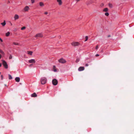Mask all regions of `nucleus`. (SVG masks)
<instances>
[{"mask_svg": "<svg viewBox=\"0 0 134 134\" xmlns=\"http://www.w3.org/2000/svg\"><path fill=\"white\" fill-rule=\"evenodd\" d=\"M12 58V56L11 55H10L9 57V59H11Z\"/></svg>", "mask_w": 134, "mask_h": 134, "instance_id": "obj_27", "label": "nucleus"}, {"mask_svg": "<svg viewBox=\"0 0 134 134\" xmlns=\"http://www.w3.org/2000/svg\"><path fill=\"white\" fill-rule=\"evenodd\" d=\"M108 10V9L107 8H105L103 10V11L105 12H107Z\"/></svg>", "mask_w": 134, "mask_h": 134, "instance_id": "obj_18", "label": "nucleus"}, {"mask_svg": "<svg viewBox=\"0 0 134 134\" xmlns=\"http://www.w3.org/2000/svg\"><path fill=\"white\" fill-rule=\"evenodd\" d=\"M88 64H86V66H88Z\"/></svg>", "mask_w": 134, "mask_h": 134, "instance_id": "obj_35", "label": "nucleus"}, {"mask_svg": "<svg viewBox=\"0 0 134 134\" xmlns=\"http://www.w3.org/2000/svg\"><path fill=\"white\" fill-rule=\"evenodd\" d=\"M14 19L15 20L18 19L19 18V16L17 14H15L14 17Z\"/></svg>", "mask_w": 134, "mask_h": 134, "instance_id": "obj_11", "label": "nucleus"}, {"mask_svg": "<svg viewBox=\"0 0 134 134\" xmlns=\"http://www.w3.org/2000/svg\"><path fill=\"white\" fill-rule=\"evenodd\" d=\"M44 14H48V13L47 12H45L44 13Z\"/></svg>", "mask_w": 134, "mask_h": 134, "instance_id": "obj_36", "label": "nucleus"}, {"mask_svg": "<svg viewBox=\"0 0 134 134\" xmlns=\"http://www.w3.org/2000/svg\"><path fill=\"white\" fill-rule=\"evenodd\" d=\"M53 71L54 72H56L57 71V69H56L55 66V65H54L53 66Z\"/></svg>", "mask_w": 134, "mask_h": 134, "instance_id": "obj_15", "label": "nucleus"}, {"mask_svg": "<svg viewBox=\"0 0 134 134\" xmlns=\"http://www.w3.org/2000/svg\"><path fill=\"white\" fill-rule=\"evenodd\" d=\"M41 7H43L44 6V5L43 3L42 2H40L39 3Z\"/></svg>", "mask_w": 134, "mask_h": 134, "instance_id": "obj_14", "label": "nucleus"}, {"mask_svg": "<svg viewBox=\"0 0 134 134\" xmlns=\"http://www.w3.org/2000/svg\"><path fill=\"white\" fill-rule=\"evenodd\" d=\"M105 14L107 16H108L109 15V14L108 13L106 12L105 13Z\"/></svg>", "mask_w": 134, "mask_h": 134, "instance_id": "obj_23", "label": "nucleus"}, {"mask_svg": "<svg viewBox=\"0 0 134 134\" xmlns=\"http://www.w3.org/2000/svg\"><path fill=\"white\" fill-rule=\"evenodd\" d=\"M0 52L2 54H4V52L2 50H0Z\"/></svg>", "mask_w": 134, "mask_h": 134, "instance_id": "obj_25", "label": "nucleus"}, {"mask_svg": "<svg viewBox=\"0 0 134 134\" xmlns=\"http://www.w3.org/2000/svg\"><path fill=\"white\" fill-rule=\"evenodd\" d=\"M10 32H8L5 34V36H8L10 34Z\"/></svg>", "mask_w": 134, "mask_h": 134, "instance_id": "obj_16", "label": "nucleus"}, {"mask_svg": "<svg viewBox=\"0 0 134 134\" xmlns=\"http://www.w3.org/2000/svg\"><path fill=\"white\" fill-rule=\"evenodd\" d=\"M0 40L1 41V42H3V40L0 37Z\"/></svg>", "mask_w": 134, "mask_h": 134, "instance_id": "obj_33", "label": "nucleus"}, {"mask_svg": "<svg viewBox=\"0 0 134 134\" xmlns=\"http://www.w3.org/2000/svg\"><path fill=\"white\" fill-rule=\"evenodd\" d=\"M13 44L15 45H18L19 44L18 43L16 42H13Z\"/></svg>", "mask_w": 134, "mask_h": 134, "instance_id": "obj_26", "label": "nucleus"}, {"mask_svg": "<svg viewBox=\"0 0 134 134\" xmlns=\"http://www.w3.org/2000/svg\"><path fill=\"white\" fill-rule=\"evenodd\" d=\"M101 52H102V53H103V51H101Z\"/></svg>", "mask_w": 134, "mask_h": 134, "instance_id": "obj_40", "label": "nucleus"}, {"mask_svg": "<svg viewBox=\"0 0 134 134\" xmlns=\"http://www.w3.org/2000/svg\"><path fill=\"white\" fill-rule=\"evenodd\" d=\"M2 66V64H1L0 63V67H1Z\"/></svg>", "mask_w": 134, "mask_h": 134, "instance_id": "obj_37", "label": "nucleus"}, {"mask_svg": "<svg viewBox=\"0 0 134 134\" xmlns=\"http://www.w3.org/2000/svg\"><path fill=\"white\" fill-rule=\"evenodd\" d=\"M29 62L30 63H35L36 61L34 59H32L29 60Z\"/></svg>", "mask_w": 134, "mask_h": 134, "instance_id": "obj_8", "label": "nucleus"}, {"mask_svg": "<svg viewBox=\"0 0 134 134\" xmlns=\"http://www.w3.org/2000/svg\"><path fill=\"white\" fill-rule=\"evenodd\" d=\"M9 79H12V76L10 74L8 75Z\"/></svg>", "mask_w": 134, "mask_h": 134, "instance_id": "obj_20", "label": "nucleus"}, {"mask_svg": "<svg viewBox=\"0 0 134 134\" xmlns=\"http://www.w3.org/2000/svg\"><path fill=\"white\" fill-rule=\"evenodd\" d=\"M31 1L32 3H33L35 2V0H31Z\"/></svg>", "mask_w": 134, "mask_h": 134, "instance_id": "obj_28", "label": "nucleus"}, {"mask_svg": "<svg viewBox=\"0 0 134 134\" xmlns=\"http://www.w3.org/2000/svg\"><path fill=\"white\" fill-rule=\"evenodd\" d=\"M31 96L32 97H36L37 96V95L35 93H34L31 94Z\"/></svg>", "mask_w": 134, "mask_h": 134, "instance_id": "obj_13", "label": "nucleus"}, {"mask_svg": "<svg viewBox=\"0 0 134 134\" xmlns=\"http://www.w3.org/2000/svg\"><path fill=\"white\" fill-rule=\"evenodd\" d=\"M26 28V27H25V26H24L23 27H22L21 29L22 30H23L24 29H25Z\"/></svg>", "mask_w": 134, "mask_h": 134, "instance_id": "obj_24", "label": "nucleus"}, {"mask_svg": "<svg viewBox=\"0 0 134 134\" xmlns=\"http://www.w3.org/2000/svg\"><path fill=\"white\" fill-rule=\"evenodd\" d=\"M109 7L111 8H112L113 7L112 4L110 3H109Z\"/></svg>", "mask_w": 134, "mask_h": 134, "instance_id": "obj_22", "label": "nucleus"}, {"mask_svg": "<svg viewBox=\"0 0 134 134\" xmlns=\"http://www.w3.org/2000/svg\"><path fill=\"white\" fill-rule=\"evenodd\" d=\"M71 45L73 46H76L79 45L80 44L78 42H73L71 43Z\"/></svg>", "mask_w": 134, "mask_h": 134, "instance_id": "obj_3", "label": "nucleus"}, {"mask_svg": "<svg viewBox=\"0 0 134 134\" xmlns=\"http://www.w3.org/2000/svg\"><path fill=\"white\" fill-rule=\"evenodd\" d=\"M85 41H86L88 40V37L87 36H86L85 37Z\"/></svg>", "mask_w": 134, "mask_h": 134, "instance_id": "obj_21", "label": "nucleus"}, {"mask_svg": "<svg viewBox=\"0 0 134 134\" xmlns=\"http://www.w3.org/2000/svg\"><path fill=\"white\" fill-rule=\"evenodd\" d=\"M15 81L17 82H19L20 81V78L19 77H17L15 78Z\"/></svg>", "mask_w": 134, "mask_h": 134, "instance_id": "obj_12", "label": "nucleus"}, {"mask_svg": "<svg viewBox=\"0 0 134 134\" xmlns=\"http://www.w3.org/2000/svg\"><path fill=\"white\" fill-rule=\"evenodd\" d=\"M1 80H2L3 79V76L2 75H1Z\"/></svg>", "mask_w": 134, "mask_h": 134, "instance_id": "obj_30", "label": "nucleus"}, {"mask_svg": "<svg viewBox=\"0 0 134 134\" xmlns=\"http://www.w3.org/2000/svg\"><path fill=\"white\" fill-rule=\"evenodd\" d=\"M2 64L5 68L6 69L8 68V65L6 62L4 60H2Z\"/></svg>", "mask_w": 134, "mask_h": 134, "instance_id": "obj_2", "label": "nucleus"}, {"mask_svg": "<svg viewBox=\"0 0 134 134\" xmlns=\"http://www.w3.org/2000/svg\"><path fill=\"white\" fill-rule=\"evenodd\" d=\"M98 48V45L96 47V49H97Z\"/></svg>", "mask_w": 134, "mask_h": 134, "instance_id": "obj_31", "label": "nucleus"}, {"mask_svg": "<svg viewBox=\"0 0 134 134\" xmlns=\"http://www.w3.org/2000/svg\"><path fill=\"white\" fill-rule=\"evenodd\" d=\"M99 55L98 54H96V57H98V56H99Z\"/></svg>", "mask_w": 134, "mask_h": 134, "instance_id": "obj_34", "label": "nucleus"}, {"mask_svg": "<svg viewBox=\"0 0 134 134\" xmlns=\"http://www.w3.org/2000/svg\"><path fill=\"white\" fill-rule=\"evenodd\" d=\"M29 9V8L28 6H26L24 8V10L25 12L27 11Z\"/></svg>", "mask_w": 134, "mask_h": 134, "instance_id": "obj_9", "label": "nucleus"}, {"mask_svg": "<svg viewBox=\"0 0 134 134\" xmlns=\"http://www.w3.org/2000/svg\"><path fill=\"white\" fill-rule=\"evenodd\" d=\"M52 84L54 85H56L58 83V81L56 79H54L52 81Z\"/></svg>", "mask_w": 134, "mask_h": 134, "instance_id": "obj_4", "label": "nucleus"}, {"mask_svg": "<svg viewBox=\"0 0 134 134\" xmlns=\"http://www.w3.org/2000/svg\"><path fill=\"white\" fill-rule=\"evenodd\" d=\"M1 24L3 26H4L6 24L5 21H4L3 23H1Z\"/></svg>", "mask_w": 134, "mask_h": 134, "instance_id": "obj_17", "label": "nucleus"}, {"mask_svg": "<svg viewBox=\"0 0 134 134\" xmlns=\"http://www.w3.org/2000/svg\"><path fill=\"white\" fill-rule=\"evenodd\" d=\"M74 0L76 2V3L79 1H80V0Z\"/></svg>", "mask_w": 134, "mask_h": 134, "instance_id": "obj_32", "label": "nucleus"}, {"mask_svg": "<svg viewBox=\"0 0 134 134\" xmlns=\"http://www.w3.org/2000/svg\"><path fill=\"white\" fill-rule=\"evenodd\" d=\"M43 36V35L41 33H38L35 36V37H41Z\"/></svg>", "mask_w": 134, "mask_h": 134, "instance_id": "obj_6", "label": "nucleus"}, {"mask_svg": "<svg viewBox=\"0 0 134 134\" xmlns=\"http://www.w3.org/2000/svg\"><path fill=\"white\" fill-rule=\"evenodd\" d=\"M58 61L59 63H64L66 62L65 60L63 58L60 59L58 60Z\"/></svg>", "mask_w": 134, "mask_h": 134, "instance_id": "obj_5", "label": "nucleus"}, {"mask_svg": "<svg viewBox=\"0 0 134 134\" xmlns=\"http://www.w3.org/2000/svg\"><path fill=\"white\" fill-rule=\"evenodd\" d=\"M79 61V59H76V62L77 63V62H78Z\"/></svg>", "mask_w": 134, "mask_h": 134, "instance_id": "obj_29", "label": "nucleus"}, {"mask_svg": "<svg viewBox=\"0 0 134 134\" xmlns=\"http://www.w3.org/2000/svg\"><path fill=\"white\" fill-rule=\"evenodd\" d=\"M31 65H30V66H31Z\"/></svg>", "mask_w": 134, "mask_h": 134, "instance_id": "obj_41", "label": "nucleus"}, {"mask_svg": "<svg viewBox=\"0 0 134 134\" xmlns=\"http://www.w3.org/2000/svg\"><path fill=\"white\" fill-rule=\"evenodd\" d=\"M27 53L28 54H29L31 55L32 54V51H28L27 52Z\"/></svg>", "mask_w": 134, "mask_h": 134, "instance_id": "obj_19", "label": "nucleus"}, {"mask_svg": "<svg viewBox=\"0 0 134 134\" xmlns=\"http://www.w3.org/2000/svg\"><path fill=\"white\" fill-rule=\"evenodd\" d=\"M47 81V78L45 77H42L40 81L42 84L44 85L46 83Z\"/></svg>", "mask_w": 134, "mask_h": 134, "instance_id": "obj_1", "label": "nucleus"}, {"mask_svg": "<svg viewBox=\"0 0 134 134\" xmlns=\"http://www.w3.org/2000/svg\"><path fill=\"white\" fill-rule=\"evenodd\" d=\"M84 69L85 68L84 67L81 66L79 68L78 70L79 71H82L83 70H84Z\"/></svg>", "mask_w": 134, "mask_h": 134, "instance_id": "obj_7", "label": "nucleus"}, {"mask_svg": "<svg viewBox=\"0 0 134 134\" xmlns=\"http://www.w3.org/2000/svg\"><path fill=\"white\" fill-rule=\"evenodd\" d=\"M57 1L59 5H62V0H57Z\"/></svg>", "mask_w": 134, "mask_h": 134, "instance_id": "obj_10", "label": "nucleus"}, {"mask_svg": "<svg viewBox=\"0 0 134 134\" xmlns=\"http://www.w3.org/2000/svg\"><path fill=\"white\" fill-rule=\"evenodd\" d=\"M110 35H108V37H110Z\"/></svg>", "mask_w": 134, "mask_h": 134, "instance_id": "obj_39", "label": "nucleus"}, {"mask_svg": "<svg viewBox=\"0 0 134 134\" xmlns=\"http://www.w3.org/2000/svg\"><path fill=\"white\" fill-rule=\"evenodd\" d=\"M1 54H0V59H1Z\"/></svg>", "mask_w": 134, "mask_h": 134, "instance_id": "obj_38", "label": "nucleus"}]
</instances>
